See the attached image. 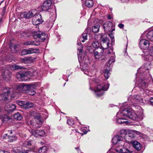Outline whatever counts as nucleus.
Here are the masks:
<instances>
[{
  "label": "nucleus",
  "mask_w": 153,
  "mask_h": 153,
  "mask_svg": "<svg viewBox=\"0 0 153 153\" xmlns=\"http://www.w3.org/2000/svg\"><path fill=\"white\" fill-rule=\"evenodd\" d=\"M35 17L32 19V23L33 25H37L42 23L43 21L41 15L39 14H35Z\"/></svg>",
  "instance_id": "9"
},
{
  "label": "nucleus",
  "mask_w": 153,
  "mask_h": 153,
  "mask_svg": "<svg viewBox=\"0 0 153 153\" xmlns=\"http://www.w3.org/2000/svg\"><path fill=\"white\" fill-rule=\"evenodd\" d=\"M93 82L98 84L94 90L96 95L98 97L102 96L104 93V91L107 90L108 88V84L104 85L103 83L100 82V80L98 78H97L95 80L93 79Z\"/></svg>",
  "instance_id": "2"
},
{
  "label": "nucleus",
  "mask_w": 153,
  "mask_h": 153,
  "mask_svg": "<svg viewBox=\"0 0 153 153\" xmlns=\"http://www.w3.org/2000/svg\"><path fill=\"white\" fill-rule=\"evenodd\" d=\"M16 139L17 138L15 136L10 135L8 140H7V141L11 142L16 140Z\"/></svg>",
  "instance_id": "34"
},
{
  "label": "nucleus",
  "mask_w": 153,
  "mask_h": 153,
  "mask_svg": "<svg viewBox=\"0 0 153 153\" xmlns=\"http://www.w3.org/2000/svg\"><path fill=\"white\" fill-rule=\"evenodd\" d=\"M87 34L86 33H84L79 38V41L82 42H84L85 40H87Z\"/></svg>",
  "instance_id": "25"
},
{
  "label": "nucleus",
  "mask_w": 153,
  "mask_h": 153,
  "mask_svg": "<svg viewBox=\"0 0 153 153\" xmlns=\"http://www.w3.org/2000/svg\"><path fill=\"white\" fill-rule=\"evenodd\" d=\"M82 48H83V46H82V45H81V47L80 48V49H78V51L79 53H81L82 52Z\"/></svg>",
  "instance_id": "52"
},
{
  "label": "nucleus",
  "mask_w": 153,
  "mask_h": 153,
  "mask_svg": "<svg viewBox=\"0 0 153 153\" xmlns=\"http://www.w3.org/2000/svg\"><path fill=\"white\" fill-rule=\"evenodd\" d=\"M127 133V132L124 129L121 130L120 132V135H119L120 137H122L123 138V141L125 140V138L126 137V134Z\"/></svg>",
  "instance_id": "22"
},
{
  "label": "nucleus",
  "mask_w": 153,
  "mask_h": 153,
  "mask_svg": "<svg viewBox=\"0 0 153 153\" xmlns=\"http://www.w3.org/2000/svg\"><path fill=\"white\" fill-rule=\"evenodd\" d=\"M18 45H10V48L11 50L12 53L16 52V49L17 48Z\"/></svg>",
  "instance_id": "32"
},
{
  "label": "nucleus",
  "mask_w": 153,
  "mask_h": 153,
  "mask_svg": "<svg viewBox=\"0 0 153 153\" xmlns=\"http://www.w3.org/2000/svg\"><path fill=\"white\" fill-rule=\"evenodd\" d=\"M22 67L16 65H13L12 66L11 69L12 70H16L18 69H21Z\"/></svg>",
  "instance_id": "37"
},
{
  "label": "nucleus",
  "mask_w": 153,
  "mask_h": 153,
  "mask_svg": "<svg viewBox=\"0 0 153 153\" xmlns=\"http://www.w3.org/2000/svg\"><path fill=\"white\" fill-rule=\"evenodd\" d=\"M2 22V18H1L0 19V25L1 24Z\"/></svg>",
  "instance_id": "61"
},
{
  "label": "nucleus",
  "mask_w": 153,
  "mask_h": 153,
  "mask_svg": "<svg viewBox=\"0 0 153 153\" xmlns=\"http://www.w3.org/2000/svg\"><path fill=\"white\" fill-rule=\"evenodd\" d=\"M94 55L96 59H99L101 56V55L99 54V53L97 51H95L94 53Z\"/></svg>",
  "instance_id": "43"
},
{
  "label": "nucleus",
  "mask_w": 153,
  "mask_h": 153,
  "mask_svg": "<svg viewBox=\"0 0 153 153\" xmlns=\"http://www.w3.org/2000/svg\"><path fill=\"white\" fill-rule=\"evenodd\" d=\"M31 151L28 150H24V151H23L22 152H19V153H31Z\"/></svg>",
  "instance_id": "49"
},
{
  "label": "nucleus",
  "mask_w": 153,
  "mask_h": 153,
  "mask_svg": "<svg viewBox=\"0 0 153 153\" xmlns=\"http://www.w3.org/2000/svg\"><path fill=\"white\" fill-rule=\"evenodd\" d=\"M36 133H37V136H43L45 134V132L43 130H36Z\"/></svg>",
  "instance_id": "36"
},
{
  "label": "nucleus",
  "mask_w": 153,
  "mask_h": 153,
  "mask_svg": "<svg viewBox=\"0 0 153 153\" xmlns=\"http://www.w3.org/2000/svg\"><path fill=\"white\" fill-rule=\"evenodd\" d=\"M52 4L51 1L50 0L45 1L41 7V9L43 11H47L50 8Z\"/></svg>",
  "instance_id": "10"
},
{
  "label": "nucleus",
  "mask_w": 153,
  "mask_h": 153,
  "mask_svg": "<svg viewBox=\"0 0 153 153\" xmlns=\"http://www.w3.org/2000/svg\"><path fill=\"white\" fill-rule=\"evenodd\" d=\"M34 39H36L37 38H40L39 40L40 41H44L48 37L47 34L41 31L36 32L34 33Z\"/></svg>",
  "instance_id": "6"
},
{
  "label": "nucleus",
  "mask_w": 153,
  "mask_h": 153,
  "mask_svg": "<svg viewBox=\"0 0 153 153\" xmlns=\"http://www.w3.org/2000/svg\"><path fill=\"white\" fill-rule=\"evenodd\" d=\"M120 1H121L123 3H124L128 2V1L129 0H120Z\"/></svg>",
  "instance_id": "57"
},
{
  "label": "nucleus",
  "mask_w": 153,
  "mask_h": 153,
  "mask_svg": "<svg viewBox=\"0 0 153 153\" xmlns=\"http://www.w3.org/2000/svg\"><path fill=\"white\" fill-rule=\"evenodd\" d=\"M112 141L114 144H117L119 143L120 141H123V138L120 137L119 135H116L113 138Z\"/></svg>",
  "instance_id": "16"
},
{
  "label": "nucleus",
  "mask_w": 153,
  "mask_h": 153,
  "mask_svg": "<svg viewBox=\"0 0 153 153\" xmlns=\"http://www.w3.org/2000/svg\"><path fill=\"white\" fill-rule=\"evenodd\" d=\"M110 33L109 34V36L111 38L113 39L114 38L113 35V33L112 32H110Z\"/></svg>",
  "instance_id": "51"
},
{
  "label": "nucleus",
  "mask_w": 153,
  "mask_h": 153,
  "mask_svg": "<svg viewBox=\"0 0 153 153\" xmlns=\"http://www.w3.org/2000/svg\"><path fill=\"white\" fill-rule=\"evenodd\" d=\"M147 38L151 41H153V30L149 31L146 34Z\"/></svg>",
  "instance_id": "20"
},
{
  "label": "nucleus",
  "mask_w": 153,
  "mask_h": 153,
  "mask_svg": "<svg viewBox=\"0 0 153 153\" xmlns=\"http://www.w3.org/2000/svg\"><path fill=\"white\" fill-rule=\"evenodd\" d=\"M136 100H137L138 101H140V99H141L140 97L138 96H136L135 97Z\"/></svg>",
  "instance_id": "53"
},
{
  "label": "nucleus",
  "mask_w": 153,
  "mask_h": 153,
  "mask_svg": "<svg viewBox=\"0 0 153 153\" xmlns=\"http://www.w3.org/2000/svg\"><path fill=\"white\" fill-rule=\"evenodd\" d=\"M40 45L39 42L36 41H32V45H33L36 46H38Z\"/></svg>",
  "instance_id": "44"
},
{
  "label": "nucleus",
  "mask_w": 153,
  "mask_h": 153,
  "mask_svg": "<svg viewBox=\"0 0 153 153\" xmlns=\"http://www.w3.org/2000/svg\"><path fill=\"white\" fill-rule=\"evenodd\" d=\"M135 137V134H134V132L130 131L127 133L126 134V137L125 138V140L129 142L128 141V140H131V139Z\"/></svg>",
  "instance_id": "17"
},
{
  "label": "nucleus",
  "mask_w": 153,
  "mask_h": 153,
  "mask_svg": "<svg viewBox=\"0 0 153 153\" xmlns=\"http://www.w3.org/2000/svg\"><path fill=\"white\" fill-rule=\"evenodd\" d=\"M9 75V72L8 70H6L4 71L2 74V76H3L4 78H6L7 76Z\"/></svg>",
  "instance_id": "41"
},
{
  "label": "nucleus",
  "mask_w": 153,
  "mask_h": 153,
  "mask_svg": "<svg viewBox=\"0 0 153 153\" xmlns=\"http://www.w3.org/2000/svg\"><path fill=\"white\" fill-rule=\"evenodd\" d=\"M28 87H27L26 89L25 93L29 95H33L35 94V91L33 89V86L31 85L27 84Z\"/></svg>",
  "instance_id": "13"
},
{
  "label": "nucleus",
  "mask_w": 153,
  "mask_h": 153,
  "mask_svg": "<svg viewBox=\"0 0 153 153\" xmlns=\"http://www.w3.org/2000/svg\"><path fill=\"white\" fill-rule=\"evenodd\" d=\"M78 45H81V43H78Z\"/></svg>",
  "instance_id": "63"
},
{
  "label": "nucleus",
  "mask_w": 153,
  "mask_h": 153,
  "mask_svg": "<svg viewBox=\"0 0 153 153\" xmlns=\"http://www.w3.org/2000/svg\"><path fill=\"white\" fill-rule=\"evenodd\" d=\"M123 122H124L123 123H125L126 124H128V121H125V120H122Z\"/></svg>",
  "instance_id": "58"
},
{
  "label": "nucleus",
  "mask_w": 153,
  "mask_h": 153,
  "mask_svg": "<svg viewBox=\"0 0 153 153\" xmlns=\"http://www.w3.org/2000/svg\"><path fill=\"white\" fill-rule=\"evenodd\" d=\"M7 107V111L11 112L13 111L16 108V105L12 103L7 104L5 105V108Z\"/></svg>",
  "instance_id": "18"
},
{
  "label": "nucleus",
  "mask_w": 153,
  "mask_h": 153,
  "mask_svg": "<svg viewBox=\"0 0 153 153\" xmlns=\"http://www.w3.org/2000/svg\"><path fill=\"white\" fill-rule=\"evenodd\" d=\"M150 53L153 56V46L152 47V48L150 50Z\"/></svg>",
  "instance_id": "59"
},
{
  "label": "nucleus",
  "mask_w": 153,
  "mask_h": 153,
  "mask_svg": "<svg viewBox=\"0 0 153 153\" xmlns=\"http://www.w3.org/2000/svg\"><path fill=\"white\" fill-rule=\"evenodd\" d=\"M111 18H112L111 16L110 15H109L108 16V19H111Z\"/></svg>",
  "instance_id": "60"
},
{
  "label": "nucleus",
  "mask_w": 153,
  "mask_h": 153,
  "mask_svg": "<svg viewBox=\"0 0 153 153\" xmlns=\"http://www.w3.org/2000/svg\"><path fill=\"white\" fill-rule=\"evenodd\" d=\"M131 142L132 144L133 147L136 150L139 151L141 149V145L139 142L135 140H131Z\"/></svg>",
  "instance_id": "15"
},
{
  "label": "nucleus",
  "mask_w": 153,
  "mask_h": 153,
  "mask_svg": "<svg viewBox=\"0 0 153 153\" xmlns=\"http://www.w3.org/2000/svg\"><path fill=\"white\" fill-rule=\"evenodd\" d=\"M10 135H8V134H5L3 136V138L4 139L8 140Z\"/></svg>",
  "instance_id": "46"
},
{
  "label": "nucleus",
  "mask_w": 153,
  "mask_h": 153,
  "mask_svg": "<svg viewBox=\"0 0 153 153\" xmlns=\"http://www.w3.org/2000/svg\"><path fill=\"white\" fill-rule=\"evenodd\" d=\"M19 104L25 108H32L34 105L33 103L32 102L24 101H20L19 103Z\"/></svg>",
  "instance_id": "11"
},
{
  "label": "nucleus",
  "mask_w": 153,
  "mask_h": 153,
  "mask_svg": "<svg viewBox=\"0 0 153 153\" xmlns=\"http://www.w3.org/2000/svg\"><path fill=\"white\" fill-rule=\"evenodd\" d=\"M20 60L21 62L26 64V57H25L24 58H21L20 59Z\"/></svg>",
  "instance_id": "50"
},
{
  "label": "nucleus",
  "mask_w": 153,
  "mask_h": 153,
  "mask_svg": "<svg viewBox=\"0 0 153 153\" xmlns=\"http://www.w3.org/2000/svg\"><path fill=\"white\" fill-rule=\"evenodd\" d=\"M147 85V83L143 81H142L141 83H139L138 85L139 87L143 90L146 88Z\"/></svg>",
  "instance_id": "27"
},
{
  "label": "nucleus",
  "mask_w": 153,
  "mask_h": 153,
  "mask_svg": "<svg viewBox=\"0 0 153 153\" xmlns=\"http://www.w3.org/2000/svg\"><path fill=\"white\" fill-rule=\"evenodd\" d=\"M0 153H10L7 151H5L2 150H0Z\"/></svg>",
  "instance_id": "55"
},
{
  "label": "nucleus",
  "mask_w": 153,
  "mask_h": 153,
  "mask_svg": "<svg viewBox=\"0 0 153 153\" xmlns=\"http://www.w3.org/2000/svg\"><path fill=\"white\" fill-rule=\"evenodd\" d=\"M100 36V39L101 40L102 42L101 43V48L105 50V54L104 55L106 56L107 54H110L113 52V49L111 48H107L109 46V41L108 38L106 37L105 34L102 35L101 34L99 35Z\"/></svg>",
  "instance_id": "3"
},
{
  "label": "nucleus",
  "mask_w": 153,
  "mask_h": 153,
  "mask_svg": "<svg viewBox=\"0 0 153 153\" xmlns=\"http://www.w3.org/2000/svg\"><path fill=\"white\" fill-rule=\"evenodd\" d=\"M123 116L136 121H139L140 120V118L131 109H125L121 112H118L117 113V117L119 118L117 120L118 123L123 124L124 122H123L122 120H125V118L121 117Z\"/></svg>",
  "instance_id": "1"
},
{
  "label": "nucleus",
  "mask_w": 153,
  "mask_h": 153,
  "mask_svg": "<svg viewBox=\"0 0 153 153\" xmlns=\"http://www.w3.org/2000/svg\"><path fill=\"white\" fill-rule=\"evenodd\" d=\"M139 45L141 48H143L144 47H148L150 45V42L147 40L142 39L139 42Z\"/></svg>",
  "instance_id": "14"
},
{
  "label": "nucleus",
  "mask_w": 153,
  "mask_h": 153,
  "mask_svg": "<svg viewBox=\"0 0 153 153\" xmlns=\"http://www.w3.org/2000/svg\"><path fill=\"white\" fill-rule=\"evenodd\" d=\"M32 40L28 41L26 42H24V44L25 45H32Z\"/></svg>",
  "instance_id": "45"
},
{
  "label": "nucleus",
  "mask_w": 153,
  "mask_h": 153,
  "mask_svg": "<svg viewBox=\"0 0 153 153\" xmlns=\"http://www.w3.org/2000/svg\"><path fill=\"white\" fill-rule=\"evenodd\" d=\"M100 25H96L92 27V30L94 33H97L99 31Z\"/></svg>",
  "instance_id": "33"
},
{
  "label": "nucleus",
  "mask_w": 153,
  "mask_h": 153,
  "mask_svg": "<svg viewBox=\"0 0 153 153\" xmlns=\"http://www.w3.org/2000/svg\"><path fill=\"white\" fill-rule=\"evenodd\" d=\"M39 50L38 48H30L28 49H24L22 52V55L30 54L33 53H37L39 52Z\"/></svg>",
  "instance_id": "8"
},
{
  "label": "nucleus",
  "mask_w": 153,
  "mask_h": 153,
  "mask_svg": "<svg viewBox=\"0 0 153 153\" xmlns=\"http://www.w3.org/2000/svg\"><path fill=\"white\" fill-rule=\"evenodd\" d=\"M124 26V25L123 24H120L118 25V27L120 28H122Z\"/></svg>",
  "instance_id": "54"
},
{
  "label": "nucleus",
  "mask_w": 153,
  "mask_h": 153,
  "mask_svg": "<svg viewBox=\"0 0 153 153\" xmlns=\"http://www.w3.org/2000/svg\"><path fill=\"white\" fill-rule=\"evenodd\" d=\"M14 118L18 120H20L22 118V114L19 113L18 112L13 115Z\"/></svg>",
  "instance_id": "26"
},
{
  "label": "nucleus",
  "mask_w": 153,
  "mask_h": 153,
  "mask_svg": "<svg viewBox=\"0 0 153 153\" xmlns=\"http://www.w3.org/2000/svg\"><path fill=\"white\" fill-rule=\"evenodd\" d=\"M109 54L110 55L111 57L110 60L108 62V64L110 65L114 62L115 56L114 53H111L110 54Z\"/></svg>",
  "instance_id": "23"
},
{
  "label": "nucleus",
  "mask_w": 153,
  "mask_h": 153,
  "mask_svg": "<svg viewBox=\"0 0 153 153\" xmlns=\"http://www.w3.org/2000/svg\"><path fill=\"white\" fill-rule=\"evenodd\" d=\"M31 133L32 135H34V136H35L36 137H37V133H36V130L35 131L34 130H33L31 131Z\"/></svg>",
  "instance_id": "48"
},
{
  "label": "nucleus",
  "mask_w": 153,
  "mask_h": 153,
  "mask_svg": "<svg viewBox=\"0 0 153 153\" xmlns=\"http://www.w3.org/2000/svg\"><path fill=\"white\" fill-rule=\"evenodd\" d=\"M85 4L86 6L91 7L93 6L94 2L92 0H86Z\"/></svg>",
  "instance_id": "21"
},
{
  "label": "nucleus",
  "mask_w": 153,
  "mask_h": 153,
  "mask_svg": "<svg viewBox=\"0 0 153 153\" xmlns=\"http://www.w3.org/2000/svg\"><path fill=\"white\" fill-rule=\"evenodd\" d=\"M67 123L70 126H72L74 124V120L72 119H69L68 120Z\"/></svg>",
  "instance_id": "42"
},
{
  "label": "nucleus",
  "mask_w": 153,
  "mask_h": 153,
  "mask_svg": "<svg viewBox=\"0 0 153 153\" xmlns=\"http://www.w3.org/2000/svg\"><path fill=\"white\" fill-rule=\"evenodd\" d=\"M9 118L7 117V116H5V117L3 118L2 121L3 123L5 122V121H7L9 120Z\"/></svg>",
  "instance_id": "47"
},
{
  "label": "nucleus",
  "mask_w": 153,
  "mask_h": 153,
  "mask_svg": "<svg viewBox=\"0 0 153 153\" xmlns=\"http://www.w3.org/2000/svg\"><path fill=\"white\" fill-rule=\"evenodd\" d=\"M150 101L151 102V104L153 105V97L149 99Z\"/></svg>",
  "instance_id": "56"
},
{
  "label": "nucleus",
  "mask_w": 153,
  "mask_h": 153,
  "mask_svg": "<svg viewBox=\"0 0 153 153\" xmlns=\"http://www.w3.org/2000/svg\"><path fill=\"white\" fill-rule=\"evenodd\" d=\"M75 149H79V147L76 148H75Z\"/></svg>",
  "instance_id": "64"
},
{
  "label": "nucleus",
  "mask_w": 153,
  "mask_h": 153,
  "mask_svg": "<svg viewBox=\"0 0 153 153\" xmlns=\"http://www.w3.org/2000/svg\"><path fill=\"white\" fill-rule=\"evenodd\" d=\"M12 133H13V132H12V131H9V133H10V134H12Z\"/></svg>",
  "instance_id": "62"
},
{
  "label": "nucleus",
  "mask_w": 153,
  "mask_h": 153,
  "mask_svg": "<svg viewBox=\"0 0 153 153\" xmlns=\"http://www.w3.org/2000/svg\"><path fill=\"white\" fill-rule=\"evenodd\" d=\"M26 75V74L25 72L20 71L16 74V76L18 79H21L25 77Z\"/></svg>",
  "instance_id": "24"
},
{
  "label": "nucleus",
  "mask_w": 153,
  "mask_h": 153,
  "mask_svg": "<svg viewBox=\"0 0 153 153\" xmlns=\"http://www.w3.org/2000/svg\"><path fill=\"white\" fill-rule=\"evenodd\" d=\"M153 56L150 53L145 55V56H144L143 58L145 61L151 60L153 59Z\"/></svg>",
  "instance_id": "28"
},
{
  "label": "nucleus",
  "mask_w": 153,
  "mask_h": 153,
  "mask_svg": "<svg viewBox=\"0 0 153 153\" xmlns=\"http://www.w3.org/2000/svg\"><path fill=\"white\" fill-rule=\"evenodd\" d=\"M13 90L12 88L6 87L3 89V93L0 95V100L4 101L8 98L11 91Z\"/></svg>",
  "instance_id": "5"
},
{
  "label": "nucleus",
  "mask_w": 153,
  "mask_h": 153,
  "mask_svg": "<svg viewBox=\"0 0 153 153\" xmlns=\"http://www.w3.org/2000/svg\"><path fill=\"white\" fill-rule=\"evenodd\" d=\"M47 147L46 146H43L40 147L38 150L39 153H46Z\"/></svg>",
  "instance_id": "29"
},
{
  "label": "nucleus",
  "mask_w": 153,
  "mask_h": 153,
  "mask_svg": "<svg viewBox=\"0 0 153 153\" xmlns=\"http://www.w3.org/2000/svg\"><path fill=\"white\" fill-rule=\"evenodd\" d=\"M35 119L38 120V121H39V123H37V126L36 127H34V128H39V126H38V124L39 123V124H41L42 123V122L40 120L41 119V117H40V116L38 115V116H36L35 117Z\"/></svg>",
  "instance_id": "38"
},
{
  "label": "nucleus",
  "mask_w": 153,
  "mask_h": 153,
  "mask_svg": "<svg viewBox=\"0 0 153 153\" xmlns=\"http://www.w3.org/2000/svg\"><path fill=\"white\" fill-rule=\"evenodd\" d=\"M116 151L119 153H130V151L125 148L123 147L120 149L117 147L116 149Z\"/></svg>",
  "instance_id": "19"
},
{
  "label": "nucleus",
  "mask_w": 153,
  "mask_h": 153,
  "mask_svg": "<svg viewBox=\"0 0 153 153\" xmlns=\"http://www.w3.org/2000/svg\"><path fill=\"white\" fill-rule=\"evenodd\" d=\"M33 16V13L32 10L28 12H24L21 13V16L26 19H30Z\"/></svg>",
  "instance_id": "12"
},
{
  "label": "nucleus",
  "mask_w": 153,
  "mask_h": 153,
  "mask_svg": "<svg viewBox=\"0 0 153 153\" xmlns=\"http://www.w3.org/2000/svg\"><path fill=\"white\" fill-rule=\"evenodd\" d=\"M31 143L30 141H25V142L23 143L22 146L24 147H26L29 148V146H31Z\"/></svg>",
  "instance_id": "31"
},
{
  "label": "nucleus",
  "mask_w": 153,
  "mask_h": 153,
  "mask_svg": "<svg viewBox=\"0 0 153 153\" xmlns=\"http://www.w3.org/2000/svg\"><path fill=\"white\" fill-rule=\"evenodd\" d=\"M83 62L84 63V65L83 66V67L84 68V66H85L86 67H88V64L89 63V60L88 59V57L87 58H85L83 60Z\"/></svg>",
  "instance_id": "40"
},
{
  "label": "nucleus",
  "mask_w": 153,
  "mask_h": 153,
  "mask_svg": "<svg viewBox=\"0 0 153 153\" xmlns=\"http://www.w3.org/2000/svg\"><path fill=\"white\" fill-rule=\"evenodd\" d=\"M109 68H107L105 71V77L107 79L109 76Z\"/></svg>",
  "instance_id": "35"
},
{
  "label": "nucleus",
  "mask_w": 153,
  "mask_h": 153,
  "mask_svg": "<svg viewBox=\"0 0 153 153\" xmlns=\"http://www.w3.org/2000/svg\"><path fill=\"white\" fill-rule=\"evenodd\" d=\"M28 87L27 84H25L23 83H21L16 86L15 91H13V90L11 91L13 95H16V94L17 93L23 92L25 93L26 89Z\"/></svg>",
  "instance_id": "4"
},
{
  "label": "nucleus",
  "mask_w": 153,
  "mask_h": 153,
  "mask_svg": "<svg viewBox=\"0 0 153 153\" xmlns=\"http://www.w3.org/2000/svg\"><path fill=\"white\" fill-rule=\"evenodd\" d=\"M103 27L106 33L109 32H112L115 30V28L113 26L112 23L109 21L106 22L103 24Z\"/></svg>",
  "instance_id": "7"
},
{
  "label": "nucleus",
  "mask_w": 153,
  "mask_h": 153,
  "mask_svg": "<svg viewBox=\"0 0 153 153\" xmlns=\"http://www.w3.org/2000/svg\"><path fill=\"white\" fill-rule=\"evenodd\" d=\"M92 46L94 48H97L100 47L99 43L97 41H94L92 42Z\"/></svg>",
  "instance_id": "39"
},
{
  "label": "nucleus",
  "mask_w": 153,
  "mask_h": 153,
  "mask_svg": "<svg viewBox=\"0 0 153 153\" xmlns=\"http://www.w3.org/2000/svg\"><path fill=\"white\" fill-rule=\"evenodd\" d=\"M33 62V58L31 56L26 57V64H30Z\"/></svg>",
  "instance_id": "30"
}]
</instances>
